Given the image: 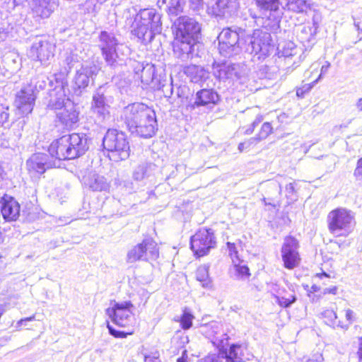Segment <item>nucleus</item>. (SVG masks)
I'll list each match as a JSON object with an SVG mask.
<instances>
[{
	"mask_svg": "<svg viewBox=\"0 0 362 362\" xmlns=\"http://www.w3.org/2000/svg\"><path fill=\"white\" fill-rule=\"evenodd\" d=\"M191 249L199 257L208 254L216 246V238L211 228H200L190 239Z\"/></svg>",
	"mask_w": 362,
	"mask_h": 362,
	"instance_id": "nucleus-8",
	"label": "nucleus"
},
{
	"mask_svg": "<svg viewBox=\"0 0 362 362\" xmlns=\"http://www.w3.org/2000/svg\"><path fill=\"white\" fill-rule=\"evenodd\" d=\"M74 80L78 88L87 87L90 81L89 69H78Z\"/></svg>",
	"mask_w": 362,
	"mask_h": 362,
	"instance_id": "nucleus-33",
	"label": "nucleus"
},
{
	"mask_svg": "<svg viewBox=\"0 0 362 362\" xmlns=\"http://www.w3.org/2000/svg\"><path fill=\"white\" fill-rule=\"evenodd\" d=\"M262 120H263L262 115H257V116L256 117L255 119L254 120V122H252V124L251 125L253 127V128H255L260 122H262Z\"/></svg>",
	"mask_w": 362,
	"mask_h": 362,
	"instance_id": "nucleus-57",
	"label": "nucleus"
},
{
	"mask_svg": "<svg viewBox=\"0 0 362 362\" xmlns=\"http://www.w3.org/2000/svg\"><path fill=\"white\" fill-rule=\"evenodd\" d=\"M167 4V11L170 16H177L183 11L185 0H158V4Z\"/></svg>",
	"mask_w": 362,
	"mask_h": 362,
	"instance_id": "nucleus-30",
	"label": "nucleus"
},
{
	"mask_svg": "<svg viewBox=\"0 0 362 362\" xmlns=\"http://www.w3.org/2000/svg\"><path fill=\"white\" fill-rule=\"evenodd\" d=\"M344 311L345 317L348 322L344 323L343 322L339 320L337 321V327H340L344 330H347L349 328L350 325L355 320V313L352 310L349 308L345 310Z\"/></svg>",
	"mask_w": 362,
	"mask_h": 362,
	"instance_id": "nucleus-36",
	"label": "nucleus"
},
{
	"mask_svg": "<svg viewBox=\"0 0 362 362\" xmlns=\"http://www.w3.org/2000/svg\"><path fill=\"white\" fill-rule=\"evenodd\" d=\"M145 362H160L158 356H145Z\"/></svg>",
	"mask_w": 362,
	"mask_h": 362,
	"instance_id": "nucleus-56",
	"label": "nucleus"
},
{
	"mask_svg": "<svg viewBox=\"0 0 362 362\" xmlns=\"http://www.w3.org/2000/svg\"><path fill=\"white\" fill-rule=\"evenodd\" d=\"M354 25L358 31V37L359 40H362V15L358 17H354Z\"/></svg>",
	"mask_w": 362,
	"mask_h": 362,
	"instance_id": "nucleus-43",
	"label": "nucleus"
},
{
	"mask_svg": "<svg viewBox=\"0 0 362 362\" xmlns=\"http://www.w3.org/2000/svg\"><path fill=\"white\" fill-rule=\"evenodd\" d=\"M244 37L245 30L240 28L238 31L230 28L223 29L218 36L221 55L230 58L233 54H236L240 48L243 49Z\"/></svg>",
	"mask_w": 362,
	"mask_h": 362,
	"instance_id": "nucleus-6",
	"label": "nucleus"
},
{
	"mask_svg": "<svg viewBox=\"0 0 362 362\" xmlns=\"http://www.w3.org/2000/svg\"><path fill=\"white\" fill-rule=\"evenodd\" d=\"M199 362H220L218 357L215 354L209 355L201 359Z\"/></svg>",
	"mask_w": 362,
	"mask_h": 362,
	"instance_id": "nucleus-49",
	"label": "nucleus"
},
{
	"mask_svg": "<svg viewBox=\"0 0 362 362\" xmlns=\"http://www.w3.org/2000/svg\"><path fill=\"white\" fill-rule=\"evenodd\" d=\"M285 287L281 286L278 284H274L272 283L270 286L271 291L274 295L275 298H276V296H279V294H282L281 291Z\"/></svg>",
	"mask_w": 362,
	"mask_h": 362,
	"instance_id": "nucleus-47",
	"label": "nucleus"
},
{
	"mask_svg": "<svg viewBox=\"0 0 362 362\" xmlns=\"http://www.w3.org/2000/svg\"><path fill=\"white\" fill-rule=\"evenodd\" d=\"M153 111L144 103H135L126 106L121 117L130 131L136 128L142 119L152 118Z\"/></svg>",
	"mask_w": 362,
	"mask_h": 362,
	"instance_id": "nucleus-10",
	"label": "nucleus"
},
{
	"mask_svg": "<svg viewBox=\"0 0 362 362\" xmlns=\"http://www.w3.org/2000/svg\"><path fill=\"white\" fill-rule=\"evenodd\" d=\"M272 48L271 34L262 30H254L243 41V49L250 54L266 56Z\"/></svg>",
	"mask_w": 362,
	"mask_h": 362,
	"instance_id": "nucleus-7",
	"label": "nucleus"
},
{
	"mask_svg": "<svg viewBox=\"0 0 362 362\" xmlns=\"http://www.w3.org/2000/svg\"><path fill=\"white\" fill-rule=\"evenodd\" d=\"M354 220V216L350 211L344 208H337L327 215L328 229L335 236H346L352 230Z\"/></svg>",
	"mask_w": 362,
	"mask_h": 362,
	"instance_id": "nucleus-5",
	"label": "nucleus"
},
{
	"mask_svg": "<svg viewBox=\"0 0 362 362\" xmlns=\"http://www.w3.org/2000/svg\"><path fill=\"white\" fill-rule=\"evenodd\" d=\"M84 184L93 191H106L109 188V184L106 179L98 174H89L84 178Z\"/></svg>",
	"mask_w": 362,
	"mask_h": 362,
	"instance_id": "nucleus-26",
	"label": "nucleus"
},
{
	"mask_svg": "<svg viewBox=\"0 0 362 362\" xmlns=\"http://www.w3.org/2000/svg\"><path fill=\"white\" fill-rule=\"evenodd\" d=\"M26 1L27 0H13V3L15 5L18 6L22 4L23 2Z\"/></svg>",
	"mask_w": 362,
	"mask_h": 362,
	"instance_id": "nucleus-62",
	"label": "nucleus"
},
{
	"mask_svg": "<svg viewBox=\"0 0 362 362\" xmlns=\"http://www.w3.org/2000/svg\"><path fill=\"white\" fill-rule=\"evenodd\" d=\"M219 100V96L212 89H202L196 94L194 103L189 105L192 109L200 106H205L209 104H216Z\"/></svg>",
	"mask_w": 362,
	"mask_h": 362,
	"instance_id": "nucleus-24",
	"label": "nucleus"
},
{
	"mask_svg": "<svg viewBox=\"0 0 362 362\" xmlns=\"http://www.w3.org/2000/svg\"><path fill=\"white\" fill-rule=\"evenodd\" d=\"M57 166L55 160H50L49 155L42 153L33 154L26 161L27 169L30 173L43 174L47 169Z\"/></svg>",
	"mask_w": 362,
	"mask_h": 362,
	"instance_id": "nucleus-16",
	"label": "nucleus"
},
{
	"mask_svg": "<svg viewBox=\"0 0 362 362\" xmlns=\"http://www.w3.org/2000/svg\"><path fill=\"white\" fill-rule=\"evenodd\" d=\"M272 127L269 122H264L261 127L259 134L255 136L259 141L265 139L272 132Z\"/></svg>",
	"mask_w": 362,
	"mask_h": 362,
	"instance_id": "nucleus-39",
	"label": "nucleus"
},
{
	"mask_svg": "<svg viewBox=\"0 0 362 362\" xmlns=\"http://www.w3.org/2000/svg\"><path fill=\"white\" fill-rule=\"evenodd\" d=\"M254 129L255 128H253V127L251 125L250 127L246 129L245 134H251L253 132Z\"/></svg>",
	"mask_w": 362,
	"mask_h": 362,
	"instance_id": "nucleus-61",
	"label": "nucleus"
},
{
	"mask_svg": "<svg viewBox=\"0 0 362 362\" xmlns=\"http://www.w3.org/2000/svg\"><path fill=\"white\" fill-rule=\"evenodd\" d=\"M103 146L108 152L110 160L118 162L126 160L130 154V147L126 134L115 129H108L103 140Z\"/></svg>",
	"mask_w": 362,
	"mask_h": 362,
	"instance_id": "nucleus-4",
	"label": "nucleus"
},
{
	"mask_svg": "<svg viewBox=\"0 0 362 362\" xmlns=\"http://www.w3.org/2000/svg\"><path fill=\"white\" fill-rule=\"evenodd\" d=\"M54 47L45 37H36L29 51V56L41 62L53 57Z\"/></svg>",
	"mask_w": 362,
	"mask_h": 362,
	"instance_id": "nucleus-17",
	"label": "nucleus"
},
{
	"mask_svg": "<svg viewBox=\"0 0 362 362\" xmlns=\"http://www.w3.org/2000/svg\"><path fill=\"white\" fill-rule=\"evenodd\" d=\"M209 265L204 264L198 267L196 272V279L202 283V287L211 288L212 287L211 280L209 274Z\"/></svg>",
	"mask_w": 362,
	"mask_h": 362,
	"instance_id": "nucleus-31",
	"label": "nucleus"
},
{
	"mask_svg": "<svg viewBox=\"0 0 362 362\" xmlns=\"http://www.w3.org/2000/svg\"><path fill=\"white\" fill-rule=\"evenodd\" d=\"M159 256L157 243L152 239L144 240L130 249L127 255V261L134 263L136 261L155 260Z\"/></svg>",
	"mask_w": 362,
	"mask_h": 362,
	"instance_id": "nucleus-9",
	"label": "nucleus"
},
{
	"mask_svg": "<svg viewBox=\"0 0 362 362\" xmlns=\"http://www.w3.org/2000/svg\"><path fill=\"white\" fill-rule=\"evenodd\" d=\"M323 69H321L320 74L318 75L317 78L315 80H313L310 83H306L303 85L302 87L298 88L296 90V95L298 98H303L305 96V94L308 93L313 87L320 81L321 78L322 74L324 72L322 71Z\"/></svg>",
	"mask_w": 362,
	"mask_h": 362,
	"instance_id": "nucleus-35",
	"label": "nucleus"
},
{
	"mask_svg": "<svg viewBox=\"0 0 362 362\" xmlns=\"http://www.w3.org/2000/svg\"><path fill=\"white\" fill-rule=\"evenodd\" d=\"M151 167L152 165L151 163H143L139 164L133 172L134 180L141 181L148 177Z\"/></svg>",
	"mask_w": 362,
	"mask_h": 362,
	"instance_id": "nucleus-34",
	"label": "nucleus"
},
{
	"mask_svg": "<svg viewBox=\"0 0 362 362\" xmlns=\"http://www.w3.org/2000/svg\"><path fill=\"white\" fill-rule=\"evenodd\" d=\"M125 187L127 188V191L129 193H132L135 191V188L134 187V185L132 182H127L124 185Z\"/></svg>",
	"mask_w": 362,
	"mask_h": 362,
	"instance_id": "nucleus-58",
	"label": "nucleus"
},
{
	"mask_svg": "<svg viewBox=\"0 0 362 362\" xmlns=\"http://www.w3.org/2000/svg\"><path fill=\"white\" fill-rule=\"evenodd\" d=\"M228 249L229 250V255H230L232 258V261H239L238 257V251L236 250L235 245L234 243H227Z\"/></svg>",
	"mask_w": 362,
	"mask_h": 362,
	"instance_id": "nucleus-44",
	"label": "nucleus"
},
{
	"mask_svg": "<svg viewBox=\"0 0 362 362\" xmlns=\"http://www.w3.org/2000/svg\"><path fill=\"white\" fill-rule=\"evenodd\" d=\"M91 110L99 122L110 119V105L101 89H98L93 95Z\"/></svg>",
	"mask_w": 362,
	"mask_h": 362,
	"instance_id": "nucleus-19",
	"label": "nucleus"
},
{
	"mask_svg": "<svg viewBox=\"0 0 362 362\" xmlns=\"http://www.w3.org/2000/svg\"><path fill=\"white\" fill-rule=\"evenodd\" d=\"M288 46L291 49V52L286 51V52H285V54L286 56L292 55L293 54L292 49L294 48V44L293 42H288Z\"/></svg>",
	"mask_w": 362,
	"mask_h": 362,
	"instance_id": "nucleus-59",
	"label": "nucleus"
},
{
	"mask_svg": "<svg viewBox=\"0 0 362 362\" xmlns=\"http://www.w3.org/2000/svg\"><path fill=\"white\" fill-rule=\"evenodd\" d=\"M190 7L194 11H199L203 6V0H189Z\"/></svg>",
	"mask_w": 362,
	"mask_h": 362,
	"instance_id": "nucleus-48",
	"label": "nucleus"
},
{
	"mask_svg": "<svg viewBox=\"0 0 362 362\" xmlns=\"http://www.w3.org/2000/svg\"><path fill=\"white\" fill-rule=\"evenodd\" d=\"M283 8L282 13L284 11L288 10L296 13L306 12L309 8V4L307 0H282Z\"/></svg>",
	"mask_w": 362,
	"mask_h": 362,
	"instance_id": "nucleus-29",
	"label": "nucleus"
},
{
	"mask_svg": "<svg viewBox=\"0 0 362 362\" xmlns=\"http://www.w3.org/2000/svg\"><path fill=\"white\" fill-rule=\"evenodd\" d=\"M36 98L35 88L33 85L28 84L23 86L16 93L14 101L18 113L23 116H26L31 113Z\"/></svg>",
	"mask_w": 362,
	"mask_h": 362,
	"instance_id": "nucleus-12",
	"label": "nucleus"
},
{
	"mask_svg": "<svg viewBox=\"0 0 362 362\" xmlns=\"http://www.w3.org/2000/svg\"><path fill=\"white\" fill-rule=\"evenodd\" d=\"M133 304L130 301L115 303L112 308L106 310V314L111 320L119 327H127L134 321L132 308Z\"/></svg>",
	"mask_w": 362,
	"mask_h": 362,
	"instance_id": "nucleus-11",
	"label": "nucleus"
},
{
	"mask_svg": "<svg viewBox=\"0 0 362 362\" xmlns=\"http://www.w3.org/2000/svg\"><path fill=\"white\" fill-rule=\"evenodd\" d=\"M258 11L268 20L274 23L279 22L281 18L282 0H254Z\"/></svg>",
	"mask_w": 362,
	"mask_h": 362,
	"instance_id": "nucleus-15",
	"label": "nucleus"
},
{
	"mask_svg": "<svg viewBox=\"0 0 362 362\" xmlns=\"http://www.w3.org/2000/svg\"><path fill=\"white\" fill-rule=\"evenodd\" d=\"M193 69H183V72L185 74H186L187 76L192 74V71Z\"/></svg>",
	"mask_w": 362,
	"mask_h": 362,
	"instance_id": "nucleus-63",
	"label": "nucleus"
},
{
	"mask_svg": "<svg viewBox=\"0 0 362 362\" xmlns=\"http://www.w3.org/2000/svg\"><path fill=\"white\" fill-rule=\"evenodd\" d=\"M354 176L358 180H362V158L358 159L356 168L354 170Z\"/></svg>",
	"mask_w": 362,
	"mask_h": 362,
	"instance_id": "nucleus-46",
	"label": "nucleus"
},
{
	"mask_svg": "<svg viewBox=\"0 0 362 362\" xmlns=\"http://www.w3.org/2000/svg\"><path fill=\"white\" fill-rule=\"evenodd\" d=\"M107 328H108L110 334L117 338H124L129 334V333L124 332L123 331L116 330L112 326H110L109 324H107Z\"/></svg>",
	"mask_w": 362,
	"mask_h": 362,
	"instance_id": "nucleus-45",
	"label": "nucleus"
},
{
	"mask_svg": "<svg viewBox=\"0 0 362 362\" xmlns=\"http://www.w3.org/2000/svg\"><path fill=\"white\" fill-rule=\"evenodd\" d=\"M158 129V124L155 111H153L152 118L142 119L138 123L137 127L130 130L132 133L136 132L140 136L148 138L153 136Z\"/></svg>",
	"mask_w": 362,
	"mask_h": 362,
	"instance_id": "nucleus-23",
	"label": "nucleus"
},
{
	"mask_svg": "<svg viewBox=\"0 0 362 362\" xmlns=\"http://www.w3.org/2000/svg\"><path fill=\"white\" fill-rule=\"evenodd\" d=\"M358 347L357 351V356L358 358V361H362V337H358Z\"/></svg>",
	"mask_w": 362,
	"mask_h": 362,
	"instance_id": "nucleus-53",
	"label": "nucleus"
},
{
	"mask_svg": "<svg viewBox=\"0 0 362 362\" xmlns=\"http://www.w3.org/2000/svg\"><path fill=\"white\" fill-rule=\"evenodd\" d=\"M66 95L62 87L55 88L49 93L47 105L52 110H59L65 106L66 103Z\"/></svg>",
	"mask_w": 362,
	"mask_h": 362,
	"instance_id": "nucleus-25",
	"label": "nucleus"
},
{
	"mask_svg": "<svg viewBox=\"0 0 362 362\" xmlns=\"http://www.w3.org/2000/svg\"><path fill=\"white\" fill-rule=\"evenodd\" d=\"M322 359L323 358L321 354H316L313 358L308 359L307 362H322Z\"/></svg>",
	"mask_w": 362,
	"mask_h": 362,
	"instance_id": "nucleus-55",
	"label": "nucleus"
},
{
	"mask_svg": "<svg viewBox=\"0 0 362 362\" xmlns=\"http://www.w3.org/2000/svg\"><path fill=\"white\" fill-rule=\"evenodd\" d=\"M259 142L257 139L255 137H252L248 140L241 142L238 145V150L240 152H243L244 150L249 149L252 146L255 145Z\"/></svg>",
	"mask_w": 362,
	"mask_h": 362,
	"instance_id": "nucleus-41",
	"label": "nucleus"
},
{
	"mask_svg": "<svg viewBox=\"0 0 362 362\" xmlns=\"http://www.w3.org/2000/svg\"><path fill=\"white\" fill-rule=\"evenodd\" d=\"M175 35L173 52L182 62L187 61L192 54L193 47L201 33L199 23L189 16H180L173 25Z\"/></svg>",
	"mask_w": 362,
	"mask_h": 362,
	"instance_id": "nucleus-1",
	"label": "nucleus"
},
{
	"mask_svg": "<svg viewBox=\"0 0 362 362\" xmlns=\"http://www.w3.org/2000/svg\"><path fill=\"white\" fill-rule=\"evenodd\" d=\"M118 45L119 40L113 33L106 30L100 32L98 36V47L108 66H115L116 49Z\"/></svg>",
	"mask_w": 362,
	"mask_h": 362,
	"instance_id": "nucleus-13",
	"label": "nucleus"
},
{
	"mask_svg": "<svg viewBox=\"0 0 362 362\" xmlns=\"http://www.w3.org/2000/svg\"><path fill=\"white\" fill-rule=\"evenodd\" d=\"M160 15L153 8L141 10L132 24V33L144 42H151L155 35L161 33Z\"/></svg>",
	"mask_w": 362,
	"mask_h": 362,
	"instance_id": "nucleus-3",
	"label": "nucleus"
},
{
	"mask_svg": "<svg viewBox=\"0 0 362 362\" xmlns=\"http://www.w3.org/2000/svg\"><path fill=\"white\" fill-rule=\"evenodd\" d=\"M87 139L79 134L64 135L54 141L49 146L48 151L52 160L57 166L59 161L74 159L84 154L88 150Z\"/></svg>",
	"mask_w": 362,
	"mask_h": 362,
	"instance_id": "nucleus-2",
	"label": "nucleus"
},
{
	"mask_svg": "<svg viewBox=\"0 0 362 362\" xmlns=\"http://www.w3.org/2000/svg\"><path fill=\"white\" fill-rule=\"evenodd\" d=\"M314 30L309 25H301L296 28L297 37L302 43L310 42L313 38Z\"/></svg>",
	"mask_w": 362,
	"mask_h": 362,
	"instance_id": "nucleus-32",
	"label": "nucleus"
},
{
	"mask_svg": "<svg viewBox=\"0 0 362 362\" xmlns=\"http://www.w3.org/2000/svg\"><path fill=\"white\" fill-rule=\"evenodd\" d=\"M57 117L66 128H73L78 122V112L74 103L70 100H66L65 106L57 112Z\"/></svg>",
	"mask_w": 362,
	"mask_h": 362,
	"instance_id": "nucleus-21",
	"label": "nucleus"
},
{
	"mask_svg": "<svg viewBox=\"0 0 362 362\" xmlns=\"http://www.w3.org/2000/svg\"><path fill=\"white\" fill-rule=\"evenodd\" d=\"M177 362H187V358L182 356L177 359Z\"/></svg>",
	"mask_w": 362,
	"mask_h": 362,
	"instance_id": "nucleus-64",
	"label": "nucleus"
},
{
	"mask_svg": "<svg viewBox=\"0 0 362 362\" xmlns=\"http://www.w3.org/2000/svg\"><path fill=\"white\" fill-rule=\"evenodd\" d=\"M1 212L3 218L7 221H16L20 215V205L14 198L4 196L1 198Z\"/></svg>",
	"mask_w": 362,
	"mask_h": 362,
	"instance_id": "nucleus-22",
	"label": "nucleus"
},
{
	"mask_svg": "<svg viewBox=\"0 0 362 362\" xmlns=\"http://www.w3.org/2000/svg\"><path fill=\"white\" fill-rule=\"evenodd\" d=\"M9 107L7 105L0 102V126H3L6 123L9 118Z\"/></svg>",
	"mask_w": 362,
	"mask_h": 362,
	"instance_id": "nucleus-40",
	"label": "nucleus"
},
{
	"mask_svg": "<svg viewBox=\"0 0 362 362\" xmlns=\"http://www.w3.org/2000/svg\"><path fill=\"white\" fill-rule=\"evenodd\" d=\"M356 106L359 110H362V98L358 100Z\"/></svg>",
	"mask_w": 362,
	"mask_h": 362,
	"instance_id": "nucleus-60",
	"label": "nucleus"
},
{
	"mask_svg": "<svg viewBox=\"0 0 362 362\" xmlns=\"http://www.w3.org/2000/svg\"><path fill=\"white\" fill-rule=\"evenodd\" d=\"M220 354L226 362H245L252 357L247 346L239 344H230L228 348L223 346L220 349Z\"/></svg>",
	"mask_w": 362,
	"mask_h": 362,
	"instance_id": "nucleus-18",
	"label": "nucleus"
},
{
	"mask_svg": "<svg viewBox=\"0 0 362 362\" xmlns=\"http://www.w3.org/2000/svg\"><path fill=\"white\" fill-rule=\"evenodd\" d=\"M286 197L288 198L291 197L295 191L294 186L293 183H289L286 185Z\"/></svg>",
	"mask_w": 362,
	"mask_h": 362,
	"instance_id": "nucleus-51",
	"label": "nucleus"
},
{
	"mask_svg": "<svg viewBox=\"0 0 362 362\" xmlns=\"http://www.w3.org/2000/svg\"><path fill=\"white\" fill-rule=\"evenodd\" d=\"M239 261L233 260V264L235 268V272L237 276L239 279H247L250 274L249 272V268L246 265H240Z\"/></svg>",
	"mask_w": 362,
	"mask_h": 362,
	"instance_id": "nucleus-37",
	"label": "nucleus"
},
{
	"mask_svg": "<svg viewBox=\"0 0 362 362\" xmlns=\"http://www.w3.org/2000/svg\"><path fill=\"white\" fill-rule=\"evenodd\" d=\"M298 242L293 237H286L281 247V257L284 267L293 269L300 263V255L298 251Z\"/></svg>",
	"mask_w": 362,
	"mask_h": 362,
	"instance_id": "nucleus-14",
	"label": "nucleus"
},
{
	"mask_svg": "<svg viewBox=\"0 0 362 362\" xmlns=\"http://www.w3.org/2000/svg\"><path fill=\"white\" fill-rule=\"evenodd\" d=\"M216 5L218 15L230 16L237 11L239 3L238 0H216Z\"/></svg>",
	"mask_w": 362,
	"mask_h": 362,
	"instance_id": "nucleus-28",
	"label": "nucleus"
},
{
	"mask_svg": "<svg viewBox=\"0 0 362 362\" xmlns=\"http://www.w3.org/2000/svg\"><path fill=\"white\" fill-rule=\"evenodd\" d=\"M34 320H35V315L21 319L19 321H18L17 325H16V328L19 329L22 325H25V322H30V321H33Z\"/></svg>",
	"mask_w": 362,
	"mask_h": 362,
	"instance_id": "nucleus-52",
	"label": "nucleus"
},
{
	"mask_svg": "<svg viewBox=\"0 0 362 362\" xmlns=\"http://www.w3.org/2000/svg\"><path fill=\"white\" fill-rule=\"evenodd\" d=\"M282 294L276 296V302L283 308H288L296 300V293L292 285L286 284V288H284Z\"/></svg>",
	"mask_w": 362,
	"mask_h": 362,
	"instance_id": "nucleus-27",
	"label": "nucleus"
},
{
	"mask_svg": "<svg viewBox=\"0 0 362 362\" xmlns=\"http://www.w3.org/2000/svg\"><path fill=\"white\" fill-rule=\"evenodd\" d=\"M233 65V64H232V62L230 60L224 59L217 64L216 68H227V69L234 68Z\"/></svg>",
	"mask_w": 362,
	"mask_h": 362,
	"instance_id": "nucleus-50",
	"label": "nucleus"
},
{
	"mask_svg": "<svg viewBox=\"0 0 362 362\" xmlns=\"http://www.w3.org/2000/svg\"><path fill=\"white\" fill-rule=\"evenodd\" d=\"M193 319L194 316L190 312H189L187 309H185L180 320L182 328L184 329H189L192 325Z\"/></svg>",
	"mask_w": 362,
	"mask_h": 362,
	"instance_id": "nucleus-38",
	"label": "nucleus"
},
{
	"mask_svg": "<svg viewBox=\"0 0 362 362\" xmlns=\"http://www.w3.org/2000/svg\"><path fill=\"white\" fill-rule=\"evenodd\" d=\"M337 286H333L331 288H326L323 291V294L331 293V294L335 295L337 293Z\"/></svg>",
	"mask_w": 362,
	"mask_h": 362,
	"instance_id": "nucleus-54",
	"label": "nucleus"
},
{
	"mask_svg": "<svg viewBox=\"0 0 362 362\" xmlns=\"http://www.w3.org/2000/svg\"><path fill=\"white\" fill-rule=\"evenodd\" d=\"M322 315L325 318L327 319L329 324L337 326V313L334 310H326L322 313Z\"/></svg>",
	"mask_w": 362,
	"mask_h": 362,
	"instance_id": "nucleus-42",
	"label": "nucleus"
},
{
	"mask_svg": "<svg viewBox=\"0 0 362 362\" xmlns=\"http://www.w3.org/2000/svg\"><path fill=\"white\" fill-rule=\"evenodd\" d=\"M58 7V0H33L32 13L36 21L40 22L50 17Z\"/></svg>",
	"mask_w": 362,
	"mask_h": 362,
	"instance_id": "nucleus-20",
	"label": "nucleus"
}]
</instances>
